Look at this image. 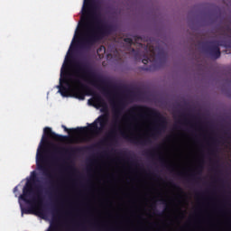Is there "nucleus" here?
I'll return each mask as SVG.
<instances>
[{
    "instance_id": "1",
    "label": "nucleus",
    "mask_w": 231,
    "mask_h": 231,
    "mask_svg": "<svg viewBox=\"0 0 231 231\" xmlns=\"http://www.w3.org/2000/svg\"><path fill=\"white\" fill-rule=\"evenodd\" d=\"M75 68L77 73L80 75H73L68 71V69H64V66L60 69V85L58 86V93L61 97H69V91H72L75 98L79 100H86V97H93L92 99H88L89 106L97 104L99 107L106 106L104 98L100 94L95 92L90 87L82 84V80H88L90 86H94L97 89H101L106 97H111L109 89H115L116 91L120 89V87L111 84V82L106 80L101 75L97 74L88 62L76 61Z\"/></svg>"
},
{
    "instance_id": "2",
    "label": "nucleus",
    "mask_w": 231,
    "mask_h": 231,
    "mask_svg": "<svg viewBox=\"0 0 231 231\" xmlns=\"http://www.w3.org/2000/svg\"><path fill=\"white\" fill-rule=\"evenodd\" d=\"M97 10L98 7L96 5L85 0L82 15H89L93 21V25L88 27L79 39V48L86 51H89L97 42H100L104 37H109L115 32V25L104 24L100 18L101 14Z\"/></svg>"
},
{
    "instance_id": "3",
    "label": "nucleus",
    "mask_w": 231,
    "mask_h": 231,
    "mask_svg": "<svg viewBox=\"0 0 231 231\" xmlns=\"http://www.w3.org/2000/svg\"><path fill=\"white\" fill-rule=\"evenodd\" d=\"M67 138L68 136L56 134L51 130V128L46 126L43 129V134L41 140V143L37 149L36 167L38 171H41L42 172L43 176H47L49 178L48 183L49 185H51V190H53L54 189L53 175H51V173H50V171H48V168H46V157L44 156V149H46L47 146L52 149L51 158L53 160H57V154H67V156H71V154H75L76 152H79V151H80V148H77V147L64 148V147L57 146V144L50 142V139L53 140L54 142H62Z\"/></svg>"
},
{
    "instance_id": "4",
    "label": "nucleus",
    "mask_w": 231,
    "mask_h": 231,
    "mask_svg": "<svg viewBox=\"0 0 231 231\" xmlns=\"http://www.w3.org/2000/svg\"><path fill=\"white\" fill-rule=\"evenodd\" d=\"M130 115H133L132 120H138V117L142 120L147 119V116L154 118L155 125L153 127L152 136L156 134H162V132L167 129V120L162 114L149 106H135L129 110Z\"/></svg>"
},
{
    "instance_id": "5",
    "label": "nucleus",
    "mask_w": 231,
    "mask_h": 231,
    "mask_svg": "<svg viewBox=\"0 0 231 231\" xmlns=\"http://www.w3.org/2000/svg\"><path fill=\"white\" fill-rule=\"evenodd\" d=\"M143 64L146 65L151 62V65L146 67L144 66L143 69L144 71H156L160 68H163L167 63V52L163 49L152 47L150 48L149 55H144V58L142 60Z\"/></svg>"
},
{
    "instance_id": "6",
    "label": "nucleus",
    "mask_w": 231,
    "mask_h": 231,
    "mask_svg": "<svg viewBox=\"0 0 231 231\" xmlns=\"http://www.w3.org/2000/svg\"><path fill=\"white\" fill-rule=\"evenodd\" d=\"M220 46L224 48H231V41L222 40V41H212L205 43V51L212 59H219L221 57V49Z\"/></svg>"
},
{
    "instance_id": "7",
    "label": "nucleus",
    "mask_w": 231,
    "mask_h": 231,
    "mask_svg": "<svg viewBox=\"0 0 231 231\" xmlns=\"http://www.w3.org/2000/svg\"><path fill=\"white\" fill-rule=\"evenodd\" d=\"M107 124H109V114H104L89 125V129L90 131H94V133H100V131L106 129Z\"/></svg>"
},
{
    "instance_id": "8",
    "label": "nucleus",
    "mask_w": 231,
    "mask_h": 231,
    "mask_svg": "<svg viewBox=\"0 0 231 231\" xmlns=\"http://www.w3.org/2000/svg\"><path fill=\"white\" fill-rule=\"evenodd\" d=\"M32 196H33V187L32 186V182L28 181L24 185L23 194L20 195L19 199H22V201H24V203L31 205V203L33 201V199H30Z\"/></svg>"
},
{
    "instance_id": "9",
    "label": "nucleus",
    "mask_w": 231,
    "mask_h": 231,
    "mask_svg": "<svg viewBox=\"0 0 231 231\" xmlns=\"http://www.w3.org/2000/svg\"><path fill=\"white\" fill-rule=\"evenodd\" d=\"M123 138H125V140H129L132 143H137V145H148V143H151V138L149 137H138L134 136L131 137L125 133H121Z\"/></svg>"
},
{
    "instance_id": "10",
    "label": "nucleus",
    "mask_w": 231,
    "mask_h": 231,
    "mask_svg": "<svg viewBox=\"0 0 231 231\" xmlns=\"http://www.w3.org/2000/svg\"><path fill=\"white\" fill-rule=\"evenodd\" d=\"M116 129H118V120L116 119L114 121V127L108 134L107 138L95 144V147H100V145H106V143H107V140H115V134H116Z\"/></svg>"
},
{
    "instance_id": "11",
    "label": "nucleus",
    "mask_w": 231,
    "mask_h": 231,
    "mask_svg": "<svg viewBox=\"0 0 231 231\" xmlns=\"http://www.w3.org/2000/svg\"><path fill=\"white\" fill-rule=\"evenodd\" d=\"M61 127H62V129H64V131L66 133H69V134H82V133H84V131H86V127H77V128L69 129L64 125H61Z\"/></svg>"
},
{
    "instance_id": "12",
    "label": "nucleus",
    "mask_w": 231,
    "mask_h": 231,
    "mask_svg": "<svg viewBox=\"0 0 231 231\" xmlns=\"http://www.w3.org/2000/svg\"><path fill=\"white\" fill-rule=\"evenodd\" d=\"M144 154L145 156H150L151 158H156V149L153 148L152 150H147L146 152H144Z\"/></svg>"
},
{
    "instance_id": "13",
    "label": "nucleus",
    "mask_w": 231,
    "mask_h": 231,
    "mask_svg": "<svg viewBox=\"0 0 231 231\" xmlns=\"http://www.w3.org/2000/svg\"><path fill=\"white\" fill-rule=\"evenodd\" d=\"M51 214L53 217H59V216H60V209H59L57 207H53L51 208Z\"/></svg>"
},
{
    "instance_id": "14",
    "label": "nucleus",
    "mask_w": 231,
    "mask_h": 231,
    "mask_svg": "<svg viewBox=\"0 0 231 231\" xmlns=\"http://www.w3.org/2000/svg\"><path fill=\"white\" fill-rule=\"evenodd\" d=\"M132 53L134 54L135 60H142V54L140 53V51L132 49Z\"/></svg>"
},
{
    "instance_id": "15",
    "label": "nucleus",
    "mask_w": 231,
    "mask_h": 231,
    "mask_svg": "<svg viewBox=\"0 0 231 231\" xmlns=\"http://www.w3.org/2000/svg\"><path fill=\"white\" fill-rule=\"evenodd\" d=\"M159 161L161 162L162 165H163V167H166L168 169V171H171L172 169V166L167 164V162L165 161V159H163V157H159Z\"/></svg>"
},
{
    "instance_id": "16",
    "label": "nucleus",
    "mask_w": 231,
    "mask_h": 231,
    "mask_svg": "<svg viewBox=\"0 0 231 231\" xmlns=\"http://www.w3.org/2000/svg\"><path fill=\"white\" fill-rule=\"evenodd\" d=\"M37 199H38V202L40 203V205H42V200H43V198H42V192L41 191V189H37Z\"/></svg>"
},
{
    "instance_id": "17",
    "label": "nucleus",
    "mask_w": 231,
    "mask_h": 231,
    "mask_svg": "<svg viewBox=\"0 0 231 231\" xmlns=\"http://www.w3.org/2000/svg\"><path fill=\"white\" fill-rule=\"evenodd\" d=\"M124 42H126V44H128V46L130 48H131V46H133V44H134V42H133V40L131 38H125Z\"/></svg>"
},
{
    "instance_id": "18",
    "label": "nucleus",
    "mask_w": 231,
    "mask_h": 231,
    "mask_svg": "<svg viewBox=\"0 0 231 231\" xmlns=\"http://www.w3.org/2000/svg\"><path fill=\"white\" fill-rule=\"evenodd\" d=\"M31 176V181L32 183H35V181H37V173L35 171H32Z\"/></svg>"
},
{
    "instance_id": "19",
    "label": "nucleus",
    "mask_w": 231,
    "mask_h": 231,
    "mask_svg": "<svg viewBox=\"0 0 231 231\" xmlns=\"http://www.w3.org/2000/svg\"><path fill=\"white\" fill-rule=\"evenodd\" d=\"M23 214H33V212L30 208H22V216Z\"/></svg>"
},
{
    "instance_id": "20",
    "label": "nucleus",
    "mask_w": 231,
    "mask_h": 231,
    "mask_svg": "<svg viewBox=\"0 0 231 231\" xmlns=\"http://www.w3.org/2000/svg\"><path fill=\"white\" fill-rule=\"evenodd\" d=\"M134 42L140 44V42H142V36H134Z\"/></svg>"
},
{
    "instance_id": "21",
    "label": "nucleus",
    "mask_w": 231,
    "mask_h": 231,
    "mask_svg": "<svg viewBox=\"0 0 231 231\" xmlns=\"http://www.w3.org/2000/svg\"><path fill=\"white\" fill-rule=\"evenodd\" d=\"M188 181L190 180H196V174H191L189 177H184Z\"/></svg>"
},
{
    "instance_id": "22",
    "label": "nucleus",
    "mask_w": 231,
    "mask_h": 231,
    "mask_svg": "<svg viewBox=\"0 0 231 231\" xmlns=\"http://www.w3.org/2000/svg\"><path fill=\"white\" fill-rule=\"evenodd\" d=\"M47 231H57V226L51 225Z\"/></svg>"
},
{
    "instance_id": "23",
    "label": "nucleus",
    "mask_w": 231,
    "mask_h": 231,
    "mask_svg": "<svg viewBox=\"0 0 231 231\" xmlns=\"http://www.w3.org/2000/svg\"><path fill=\"white\" fill-rule=\"evenodd\" d=\"M171 185H172V187H174L175 189H177L178 190H180L181 192L182 189H181V188L180 186L176 185L173 182H171Z\"/></svg>"
},
{
    "instance_id": "24",
    "label": "nucleus",
    "mask_w": 231,
    "mask_h": 231,
    "mask_svg": "<svg viewBox=\"0 0 231 231\" xmlns=\"http://www.w3.org/2000/svg\"><path fill=\"white\" fill-rule=\"evenodd\" d=\"M197 171H199V174H201V171H203V166H199L197 168Z\"/></svg>"
},
{
    "instance_id": "25",
    "label": "nucleus",
    "mask_w": 231,
    "mask_h": 231,
    "mask_svg": "<svg viewBox=\"0 0 231 231\" xmlns=\"http://www.w3.org/2000/svg\"><path fill=\"white\" fill-rule=\"evenodd\" d=\"M40 214H41V216H46V213H44V210H42V209H40Z\"/></svg>"
},
{
    "instance_id": "26",
    "label": "nucleus",
    "mask_w": 231,
    "mask_h": 231,
    "mask_svg": "<svg viewBox=\"0 0 231 231\" xmlns=\"http://www.w3.org/2000/svg\"><path fill=\"white\" fill-rule=\"evenodd\" d=\"M162 205H167V200L162 199Z\"/></svg>"
},
{
    "instance_id": "27",
    "label": "nucleus",
    "mask_w": 231,
    "mask_h": 231,
    "mask_svg": "<svg viewBox=\"0 0 231 231\" xmlns=\"http://www.w3.org/2000/svg\"><path fill=\"white\" fill-rule=\"evenodd\" d=\"M17 190H19V189H18L17 186H16V187H14V192H17Z\"/></svg>"
},
{
    "instance_id": "28",
    "label": "nucleus",
    "mask_w": 231,
    "mask_h": 231,
    "mask_svg": "<svg viewBox=\"0 0 231 231\" xmlns=\"http://www.w3.org/2000/svg\"><path fill=\"white\" fill-rule=\"evenodd\" d=\"M119 104H120V106H124V101L120 100Z\"/></svg>"
},
{
    "instance_id": "29",
    "label": "nucleus",
    "mask_w": 231,
    "mask_h": 231,
    "mask_svg": "<svg viewBox=\"0 0 231 231\" xmlns=\"http://www.w3.org/2000/svg\"><path fill=\"white\" fill-rule=\"evenodd\" d=\"M132 165H137L136 162L133 161Z\"/></svg>"
},
{
    "instance_id": "30",
    "label": "nucleus",
    "mask_w": 231,
    "mask_h": 231,
    "mask_svg": "<svg viewBox=\"0 0 231 231\" xmlns=\"http://www.w3.org/2000/svg\"><path fill=\"white\" fill-rule=\"evenodd\" d=\"M177 175H178V176H183V173L179 172V173H177Z\"/></svg>"
},
{
    "instance_id": "31",
    "label": "nucleus",
    "mask_w": 231,
    "mask_h": 231,
    "mask_svg": "<svg viewBox=\"0 0 231 231\" xmlns=\"http://www.w3.org/2000/svg\"><path fill=\"white\" fill-rule=\"evenodd\" d=\"M211 152H212V154H214V152H216V150L212 149Z\"/></svg>"
},
{
    "instance_id": "32",
    "label": "nucleus",
    "mask_w": 231,
    "mask_h": 231,
    "mask_svg": "<svg viewBox=\"0 0 231 231\" xmlns=\"http://www.w3.org/2000/svg\"><path fill=\"white\" fill-rule=\"evenodd\" d=\"M97 230H98V231H102V229H100V228H98Z\"/></svg>"
},
{
    "instance_id": "33",
    "label": "nucleus",
    "mask_w": 231,
    "mask_h": 231,
    "mask_svg": "<svg viewBox=\"0 0 231 231\" xmlns=\"http://www.w3.org/2000/svg\"><path fill=\"white\" fill-rule=\"evenodd\" d=\"M105 111H107V108H106Z\"/></svg>"
}]
</instances>
